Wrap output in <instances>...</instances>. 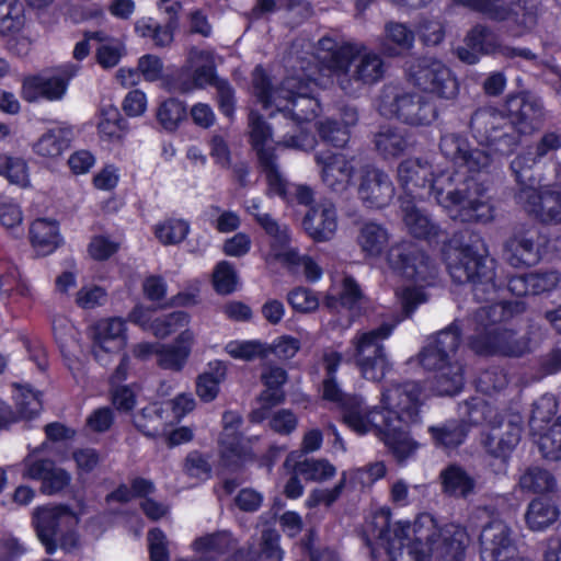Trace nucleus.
I'll return each instance as SVG.
<instances>
[{
	"instance_id": "obj_61",
	"label": "nucleus",
	"mask_w": 561,
	"mask_h": 561,
	"mask_svg": "<svg viewBox=\"0 0 561 561\" xmlns=\"http://www.w3.org/2000/svg\"><path fill=\"white\" fill-rule=\"evenodd\" d=\"M320 138L336 148H344L350 140V129L335 119H325L319 123Z\"/></svg>"
},
{
	"instance_id": "obj_52",
	"label": "nucleus",
	"mask_w": 561,
	"mask_h": 561,
	"mask_svg": "<svg viewBox=\"0 0 561 561\" xmlns=\"http://www.w3.org/2000/svg\"><path fill=\"white\" fill-rule=\"evenodd\" d=\"M190 323V316L183 311H174L156 318L149 324V330L158 339H167Z\"/></svg>"
},
{
	"instance_id": "obj_45",
	"label": "nucleus",
	"mask_w": 561,
	"mask_h": 561,
	"mask_svg": "<svg viewBox=\"0 0 561 561\" xmlns=\"http://www.w3.org/2000/svg\"><path fill=\"white\" fill-rule=\"evenodd\" d=\"M69 147L68 133L61 128L45 133L34 145L37 154L46 158H56Z\"/></svg>"
},
{
	"instance_id": "obj_26",
	"label": "nucleus",
	"mask_w": 561,
	"mask_h": 561,
	"mask_svg": "<svg viewBox=\"0 0 561 561\" xmlns=\"http://www.w3.org/2000/svg\"><path fill=\"white\" fill-rule=\"evenodd\" d=\"M253 210H259L256 205L252 206ZM257 224L273 239L271 245V255L289 266L300 265L305 256L299 255L298 251L289 247V232L286 225L278 224L270 214L251 211Z\"/></svg>"
},
{
	"instance_id": "obj_20",
	"label": "nucleus",
	"mask_w": 561,
	"mask_h": 561,
	"mask_svg": "<svg viewBox=\"0 0 561 561\" xmlns=\"http://www.w3.org/2000/svg\"><path fill=\"white\" fill-rule=\"evenodd\" d=\"M523 430L522 416L518 414L500 415L483 434L485 450L497 458H506L520 440Z\"/></svg>"
},
{
	"instance_id": "obj_43",
	"label": "nucleus",
	"mask_w": 561,
	"mask_h": 561,
	"mask_svg": "<svg viewBox=\"0 0 561 561\" xmlns=\"http://www.w3.org/2000/svg\"><path fill=\"white\" fill-rule=\"evenodd\" d=\"M467 46L483 55H495L501 42L494 31L484 25H474L466 36Z\"/></svg>"
},
{
	"instance_id": "obj_7",
	"label": "nucleus",
	"mask_w": 561,
	"mask_h": 561,
	"mask_svg": "<svg viewBox=\"0 0 561 561\" xmlns=\"http://www.w3.org/2000/svg\"><path fill=\"white\" fill-rule=\"evenodd\" d=\"M78 523L77 514L67 505L37 507L33 513L37 537L49 554L57 548L69 552L78 547L79 537L75 531Z\"/></svg>"
},
{
	"instance_id": "obj_32",
	"label": "nucleus",
	"mask_w": 561,
	"mask_h": 561,
	"mask_svg": "<svg viewBox=\"0 0 561 561\" xmlns=\"http://www.w3.org/2000/svg\"><path fill=\"white\" fill-rule=\"evenodd\" d=\"M400 209L403 224L415 238L431 240L437 238L442 230L423 210L408 198H400Z\"/></svg>"
},
{
	"instance_id": "obj_37",
	"label": "nucleus",
	"mask_w": 561,
	"mask_h": 561,
	"mask_svg": "<svg viewBox=\"0 0 561 561\" xmlns=\"http://www.w3.org/2000/svg\"><path fill=\"white\" fill-rule=\"evenodd\" d=\"M227 367L222 362L215 360L208 364V369L196 379V393L201 400L210 402L219 393V385L226 379Z\"/></svg>"
},
{
	"instance_id": "obj_30",
	"label": "nucleus",
	"mask_w": 561,
	"mask_h": 561,
	"mask_svg": "<svg viewBox=\"0 0 561 561\" xmlns=\"http://www.w3.org/2000/svg\"><path fill=\"white\" fill-rule=\"evenodd\" d=\"M195 335L193 331L185 329L172 344H161L157 356V364L162 369L181 371L185 366Z\"/></svg>"
},
{
	"instance_id": "obj_31",
	"label": "nucleus",
	"mask_w": 561,
	"mask_h": 561,
	"mask_svg": "<svg viewBox=\"0 0 561 561\" xmlns=\"http://www.w3.org/2000/svg\"><path fill=\"white\" fill-rule=\"evenodd\" d=\"M403 424L398 419L390 416L378 438L387 446L398 462H403L417 449V443L403 430Z\"/></svg>"
},
{
	"instance_id": "obj_21",
	"label": "nucleus",
	"mask_w": 561,
	"mask_h": 561,
	"mask_svg": "<svg viewBox=\"0 0 561 561\" xmlns=\"http://www.w3.org/2000/svg\"><path fill=\"white\" fill-rule=\"evenodd\" d=\"M76 66L68 65L54 76H28L22 81L21 95L26 102H35L41 98L59 101L66 94L69 80L76 75Z\"/></svg>"
},
{
	"instance_id": "obj_28",
	"label": "nucleus",
	"mask_w": 561,
	"mask_h": 561,
	"mask_svg": "<svg viewBox=\"0 0 561 561\" xmlns=\"http://www.w3.org/2000/svg\"><path fill=\"white\" fill-rule=\"evenodd\" d=\"M302 227L317 242L331 240L337 229L335 206L330 202H322L310 207L302 219Z\"/></svg>"
},
{
	"instance_id": "obj_1",
	"label": "nucleus",
	"mask_w": 561,
	"mask_h": 561,
	"mask_svg": "<svg viewBox=\"0 0 561 561\" xmlns=\"http://www.w3.org/2000/svg\"><path fill=\"white\" fill-rule=\"evenodd\" d=\"M398 179L410 193L430 183L436 203L461 222L486 224L494 218L485 186L472 176L454 170L433 174L426 161L407 159L398 167Z\"/></svg>"
},
{
	"instance_id": "obj_6",
	"label": "nucleus",
	"mask_w": 561,
	"mask_h": 561,
	"mask_svg": "<svg viewBox=\"0 0 561 561\" xmlns=\"http://www.w3.org/2000/svg\"><path fill=\"white\" fill-rule=\"evenodd\" d=\"M496 262L490 257L484 241L479 234L471 233L469 242L456 249L449 256L447 268L455 283L472 285L476 300H491L497 289Z\"/></svg>"
},
{
	"instance_id": "obj_17",
	"label": "nucleus",
	"mask_w": 561,
	"mask_h": 561,
	"mask_svg": "<svg viewBox=\"0 0 561 561\" xmlns=\"http://www.w3.org/2000/svg\"><path fill=\"white\" fill-rule=\"evenodd\" d=\"M478 548L482 561H507L516 551L514 530L501 518L491 519L479 533Z\"/></svg>"
},
{
	"instance_id": "obj_23",
	"label": "nucleus",
	"mask_w": 561,
	"mask_h": 561,
	"mask_svg": "<svg viewBox=\"0 0 561 561\" xmlns=\"http://www.w3.org/2000/svg\"><path fill=\"white\" fill-rule=\"evenodd\" d=\"M504 259L515 267H530L539 263L541 252L539 232L535 228H519L505 241Z\"/></svg>"
},
{
	"instance_id": "obj_22",
	"label": "nucleus",
	"mask_w": 561,
	"mask_h": 561,
	"mask_svg": "<svg viewBox=\"0 0 561 561\" xmlns=\"http://www.w3.org/2000/svg\"><path fill=\"white\" fill-rule=\"evenodd\" d=\"M343 422L359 435L373 432L376 436L381 432L390 415H386L381 407L368 408L358 396H348L343 401Z\"/></svg>"
},
{
	"instance_id": "obj_9",
	"label": "nucleus",
	"mask_w": 561,
	"mask_h": 561,
	"mask_svg": "<svg viewBox=\"0 0 561 561\" xmlns=\"http://www.w3.org/2000/svg\"><path fill=\"white\" fill-rule=\"evenodd\" d=\"M472 136L482 145L493 147L502 154L512 153L519 144V133L513 121L492 108L477 110L470 119Z\"/></svg>"
},
{
	"instance_id": "obj_59",
	"label": "nucleus",
	"mask_w": 561,
	"mask_h": 561,
	"mask_svg": "<svg viewBox=\"0 0 561 561\" xmlns=\"http://www.w3.org/2000/svg\"><path fill=\"white\" fill-rule=\"evenodd\" d=\"M186 117V110L182 102L175 99L164 101L158 108L157 118L167 130H174Z\"/></svg>"
},
{
	"instance_id": "obj_8",
	"label": "nucleus",
	"mask_w": 561,
	"mask_h": 561,
	"mask_svg": "<svg viewBox=\"0 0 561 561\" xmlns=\"http://www.w3.org/2000/svg\"><path fill=\"white\" fill-rule=\"evenodd\" d=\"M379 113L410 126H428L437 117L436 105L426 96L385 85L378 103Z\"/></svg>"
},
{
	"instance_id": "obj_2",
	"label": "nucleus",
	"mask_w": 561,
	"mask_h": 561,
	"mask_svg": "<svg viewBox=\"0 0 561 561\" xmlns=\"http://www.w3.org/2000/svg\"><path fill=\"white\" fill-rule=\"evenodd\" d=\"M468 541L463 527L450 524L438 529L424 515L412 527L398 524L386 550L391 561H461Z\"/></svg>"
},
{
	"instance_id": "obj_13",
	"label": "nucleus",
	"mask_w": 561,
	"mask_h": 561,
	"mask_svg": "<svg viewBox=\"0 0 561 561\" xmlns=\"http://www.w3.org/2000/svg\"><path fill=\"white\" fill-rule=\"evenodd\" d=\"M387 260L391 268L408 279L430 284L437 275V267L432 259L410 241L392 245Z\"/></svg>"
},
{
	"instance_id": "obj_62",
	"label": "nucleus",
	"mask_w": 561,
	"mask_h": 561,
	"mask_svg": "<svg viewBox=\"0 0 561 561\" xmlns=\"http://www.w3.org/2000/svg\"><path fill=\"white\" fill-rule=\"evenodd\" d=\"M507 383V375L500 367H491L483 370L477 379V388L485 394L501 391L506 388Z\"/></svg>"
},
{
	"instance_id": "obj_63",
	"label": "nucleus",
	"mask_w": 561,
	"mask_h": 561,
	"mask_svg": "<svg viewBox=\"0 0 561 561\" xmlns=\"http://www.w3.org/2000/svg\"><path fill=\"white\" fill-rule=\"evenodd\" d=\"M16 410L21 417L32 419L42 410L41 392L26 387L20 388L16 397Z\"/></svg>"
},
{
	"instance_id": "obj_50",
	"label": "nucleus",
	"mask_w": 561,
	"mask_h": 561,
	"mask_svg": "<svg viewBox=\"0 0 561 561\" xmlns=\"http://www.w3.org/2000/svg\"><path fill=\"white\" fill-rule=\"evenodd\" d=\"M558 411V400L556 396L546 393L533 404L529 419L531 430L545 432V425L548 424Z\"/></svg>"
},
{
	"instance_id": "obj_14",
	"label": "nucleus",
	"mask_w": 561,
	"mask_h": 561,
	"mask_svg": "<svg viewBox=\"0 0 561 561\" xmlns=\"http://www.w3.org/2000/svg\"><path fill=\"white\" fill-rule=\"evenodd\" d=\"M423 389L416 381L393 383L381 394V410L400 423H414L420 419Z\"/></svg>"
},
{
	"instance_id": "obj_36",
	"label": "nucleus",
	"mask_w": 561,
	"mask_h": 561,
	"mask_svg": "<svg viewBox=\"0 0 561 561\" xmlns=\"http://www.w3.org/2000/svg\"><path fill=\"white\" fill-rule=\"evenodd\" d=\"M539 3V0H518L510 4L512 26L508 33L511 35L522 36L537 24Z\"/></svg>"
},
{
	"instance_id": "obj_16",
	"label": "nucleus",
	"mask_w": 561,
	"mask_h": 561,
	"mask_svg": "<svg viewBox=\"0 0 561 561\" xmlns=\"http://www.w3.org/2000/svg\"><path fill=\"white\" fill-rule=\"evenodd\" d=\"M313 158L320 180L331 193L343 195L351 188L356 172L354 157L323 150L317 151Z\"/></svg>"
},
{
	"instance_id": "obj_53",
	"label": "nucleus",
	"mask_w": 561,
	"mask_h": 561,
	"mask_svg": "<svg viewBox=\"0 0 561 561\" xmlns=\"http://www.w3.org/2000/svg\"><path fill=\"white\" fill-rule=\"evenodd\" d=\"M382 48L389 55H394L392 49L386 48V43H392L401 49H410L414 43V32L407 24L396 21H389L385 24Z\"/></svg>"
},
{
	"instance_id": "obj_15",
	"label": "nucleus",
	"mask_w": 561,
	"mask_h": 561,
	"mask_svg": "<svg viewBox=\"0 0 561 561\" xmlns=\"http://www.w3.org/2000/svg\"><path fill=\"white\" fill-rule=\"evenodd\" d=\"M216 64L211 51L191 48L185 66L174 77L172 88L180 93H188L206 85H215Z\"/></svg>"
},
{
	"instance_id": "obj_60",
	"label": "nucleus",
	"mask_w": 561,
	"mask_h": 561,
	"mask_svg": "<svg viewBox=\"0 0 561 561\" xmlns=\"http://www.w3.org/2000/svg\"><path fill=\"white\" fill-rule=\"evenodd\" d=\"M232 538L228 531H216L198 537L193 542V548L197 552H216L224 554L230 550Z\"/></svg>"
},
{
	"instance_id": "obj_24",
	"label": "nucleus",
	"mask_w": 561,
	"mask_h": 561,
	"mask_svg": "<svg viewBox=\"0 0 561 561\" xmlns=\"http://www.w3.org/2000/svg\"><path fill=\"white\" fill-rule=\"evenodd\" d=\"M357 194L366 207L383 208L392 201L394 186L385 171L366 165L360 170Z\"/></svg>"
},
{
	"instance_id": "obj_48",
	"label": "nucleus",
	"mask_w": 561,
	"mask_h": 561,
	"mask_svg": "<svg viewBox=\"0 0 561 561\" xmlns=\"http://www.w3.org/2000/svg\"><path fill=\"white\" fill-rule=\"evenodd\" d=\"M519 486L534 493L550 492L556 486L554 477L540 467H529L519 478Z\"/></svg>"
},
{
	"instance_id": "obj_27",
	"label": "nucleus",
	"mask_w": 561,
	"mask_h": 561,
	"mask_svg": "<svg viewBox=\"0 0 561 561\" xmlns=\"http://www.w3.org/2000/svg\"><path fill=\"white\" fill-rule=\"evenodd\" d=\"M125 323L119 318H110L96 322L91 328L92 353L101 364H107L110 354L119 352L125 345Z\"/></svg>"
},
{
	"instance_id": "obj_58",
	"label": "nucleus",
	"mask_w": 561,
	"mask_h": 561,
	"mask_svg": "<svg viewBox=\"0 0 561 561\" xmlns=\"http://www.w3.org/2000/svg\"><path fill=\"white\" fill-rule=\"evenodd\" d=\"M226 351L231 357L248 362L268 355L266 345L260 341H232L226 345Z\"/></svg>"
},
{
	"instance_id": "obj_42",
	"label": "nucleus",
	"mask_w": 561,
	"mask_h": 561,
	"mask_svg": "<svg viewBox=\"0 0 561 561\" xmlns=\"http://www.w3.org/2000/svg\"><path fill=\"white\" fill-rule=\"evenodd\" d=\"M428 432L437 447L448 449L462 444L467 436V426L462 421H449L439 426H431Z\"/></svg>"
},
{
	"instance_id": "obj_18",
	"label": "nucleus",
	"mask_w": 561,
	"mask_h": 561,
	"mask_svg": "<svg viewBox=\"0 0 561 561\" xmlns=\"http://www.w3.org/2000/svg\"><path fill=\"white\" fill-rule=\"evenodd\" d=\"M439 150L454 165L469 172H483L492 163V156L486 150L471 147L468 139L459 134L442 136Z\"/></svg>"
},
{
	"instance_id": "obj_44",
	"label": "nucleus",
	"mask_w": 561,
	"mask_h": 561,
	"mask_svg": "<svg viewBox=\"0 0 561 561\" xmlns=\"http://www.w3.org/2000/svg\"><path fill=\"white\" fill-rule=\"evenodd\" d=\"M163 409L158 404H150L134 415L136 428L148 437H156L164 426Z\"/></svg>"
},
{
	"instance_id": "obj_56",
	"label": "nucleus",
	"mask_w": 561,
	"mask_h": 561,
	"mask_svg": "<svg viewBox=\"0 0 561 561\" xmlns=\"http://www.w3.org/2000/svg\"><path fill=\"white\" fill-rule=\"evenodd\" d=\"M541 455L549 460H561V416L538 439Z\"/></svg>"
},
{
	"instance_id": "obj_51",
	"label": "nucleus",
	"mask_w": 561,
	"mask_h": 561,
	"mask_svg": "<svg viewBox=\"0 0 561 561\" xmlns=\"http://www.w3.org/2000/svg\"><path fill=\"white\" fill-rule=\"evenodd\" d=\"M366 543L370 546L376 540L385 549L391 542L393 530L390 529V513L380 511L376 513L365 528Z\"/></svg>"
},
{
	"instance_id": "obj_54",
	"label": "nucleus",
	"mask_w": 561,
	"mask_h": 561,
	"mask_svg": "<svg viewBox=\"0 0 561 561\" xmlns=\"http://www.w3.org/2000/svg\"><path fill=\"white\" fill-rule=\"evenodd\" d=\"M535 160L536 158L517 156L511 162V170L517 183L516 193L530 191L538 184L533 171V164L535 163Z\"/></svg>"
},
{
	"instance_id": "obj_33",
	"label": "nucleus",
	"mask_w": 561,
	"mask_h": 561,
	"mask_svg": "<svg viewBox=\"0 0 561 561\" xmlns=\"http://www.w3.org/2000/svg\"><path fill=\"white\" fill-rule=\"evenodd\" d=\"M443 492L449 496L467 499L474 493L477 481L458 465H449L439 474Z\"/></svg>"
},
{
	"instance_id": "obj_39",
	"label": "nucleus",
	"mask_w": 561,
	"mask_h": 561,
	"mask_svg": "<svg viewBox=\"0 0 561 561\" xmlns=\"http://www.w3.org/2000/svg\"><path fill=\"white\" fill-rule=\"evenodd\" d=\"M389 241V234L381 225L369 221L365 222L357 237L360 249L368 255L377 256L386 248Z\"/></svg>"
},
{
	"instance_id": "obj_5",
	"label": "nucleus",
	"mask_w": 561,
	"mask_h": 561,
	"mask_svg": "<svg viewBox=\"0 0 561 561\" xmlns=\"http://www.w3.org/2000/svg\"><path fill=\"white\" fill-rule=\"evenodd\" d=\"M527 305L522 300L501 301L478 308L471 316L476 333L470 336V347L481 355L500 354L519 357L528 352L527 342L517 339L512 330H500L499 325L523 314Z\"/></svg>"
},
{
	"instance_id": "obj_57",
	"label": "nucleus",
	"mask_w": 561,
	"mask_h": 561,
	"mask_svg": "<svg viewBox=\"0 0 561 561\" xmlns=\"http://www.w3.org/2000/svg\"><path fill=\"white\" fill-rule=\"evenodd\" d=\"M259 164L266 176L270 193L284 197L288 183L279 172L276 154H263V158L259 160Z\"/></svg>"
},
{
	"instance_id": "obj_38",
	"label": "nucleus",
	"mask_w": 561,
	"mask_h": 561,
	"mask_svg": "<svg viewBox=\"0 0 561 561\" xmlns=\"http://www.w3.org/2000/svg\"><path fill=\"white\" fill-rule=\"evenodd\" d=\"M433 389L439 396H455L463 386L462 365L451 363L435 370Z\"/></svg>"
},
{
	"instance_id": "obj_12",
	"label": "nucleus",
	"mask_w": 561,
	"mask_h": 561,
	"mask_svg": "<svg viewBox=\"0 0 561 561\" xmlns=\"http://www.w3.org/2000/svg\"><path fill=\"white\" fill-rule=\"evenodd\" d=\"M409 80L419 89L445 100H454L459 93V83L453 71L442 61L422 57L408 68Z\"/></svg>"
},
{
	"instance_id": "obj_10",
	"label": "nucleus",
	"mask_w": 561,
	"mask_h": 561,
	"mask_svg": "<svg viewBox=\"0 0 561 561\" xmlns=\"http://www.w3.org/2000/svg\"><path fill=\"white\" fill-rule=\"evenodd\" d=\"M393 325L382 323L367 332L358 333L353 340V358L362 376L371 381H380L391 369L382 341L392 332Z\"/></svg>"
},
{
	"instance_id": "obj_25",
	"label": "nucleus",
	"mask_w": 561,
	"mask_h": 561,
	"mask_svg": "<svg viewBox=\"0 0 561 561\" xmlns=\"http://www.w3.org/2000/svg\"><path fill=\"white\" fill-rule=\"evenodd\" d=\"M515 202L529 215L543 224H561V193L533 188L515 193Z\"/></svg>"
},
{
	"instance_id": "obj_35",
	"label": "nucleus",
	"mask_w": 561,
	"mask_h": 561,
	"mask_svg": "<svg viewBox=\"0 0 561 561\" xmlns=\"http://www.w3.org/2000/svg\"><path fill=\"white\" fill-rule=\"evenodd\" d=\"M30 234L33 247L41 255L51 253L61 241L55 220L36 219L31 226Z\"/></svg>"
},
{
	"instance_id": "obj_46",
	"label": "nucleus",
	"mask_w": 561,
	"mask_h": 561,
	"mask_svg": "<svg viewBox=\"0 0 561 561\" xmlns=\"http://www.w3.org/2000/svg\"><path fill=\"white\" fill-rule=\"evenodd\" d=\"M294 471L307 481L322 482L331 479L336 469L327 459L307 458L296 462Z\"/></svg>"
},
{
	"instance_id": "obj_64",
	"label": "nucleus",
	"mask_w": 561,
	"mask_h": 561,
	"mask_svg": "<svg viewBox=\"0 0 561 561\" xmlns=\"http://www.w3.org/2000/svg\"><path fill=\"white\" fill-rule=\"evenodd\" d=\"M99 129L100 133L110 138H121L122 131L125 129V122L116 107L110 105L102 110Z\"/></svg>"
},
{
	"instance_id": "obj_29",
	"label": "nucleus",
	"mask_w": 561,
	"mask_h": 561,
	"mask_svg": "<svg viewBox=\"0 0 561 561\" xmlns=\"http://www.w3.org/2000/svg\"><path fill=\"white\" fill-rule=\"evenodd\" d=\"M511 115L516 119L514 124L520 134H528L539 127L543 108L540 100L529 92H522L507 100Z\"/></svg>"
},
{
	"instance_id": "obj_55",
	"label": "nucleus",
	"mask_w": 561,
	"mask_h": 561,
	"mask_svg": "<svg viewBox=\"0 0 561 561\" xmlns=\"http://www.w3.org/2000/svg\"><path fill=\"white\" fill-rule=\"evenodd\" d=\"M188 231L190 225L183 219H167L154 229L156 237L164 245L181 243Z\"/></svg>"
},
{
	"instance_id": "obj_47",
	"label": "nucleus",
	"mask_w": 561,
	"mask_h": 561,
	"mask_svg": "<svg viewBox=\"0 0 561 561\" xmlns=\"http://www.w3.org/2000/svg\"><path fill=\"white\" fill-rule=\"evenodd\" d=\"M461 4L483 14L491 21L504 22L512 18V9L504 0H457Z\"/></svg>"
},
{
	"instance_id": "obj_40",
	"label": "nucleus",
	"mask_w": 561,
	"mask_h": 561,
	"mask_svg": "<svg viewBox=\"0 0 561 561\" xmlns=\"http://www.w3.org/2000/svg\"><path fill=\"white\" fill-rule=\"evenodd\" d=\"M558 516L559 511L552 503L536 499L529 503L525 520L531 530L540 531L552 525Z\"/></svg>"
},
{
	"instance_id": "obj_49",
	"label": "nucleus",
	"mask_w": 561,
	"mask_h": 561,
	"mask_svg": "<svg viewBox=\"0 0 561 561\" xmlns=\"http://www.w3.org/2000/svg\"><path fill=\"white\" fill-rule=\"evenodd\" d=\"M24 23V8L20 1L0 2V36L20 32Z\"/></svg>"
},
{
	"instance_id": "obj_11",
	"label": "nucleus",
	"mask_w": 561,
	"mask_h": 561,
	"mask_svg": "<svg viewBox=\"0 0 561 561\" xmlns=\"http://www.w3.org/2000/svg\"><path fill=\"white\" fill-rule=\"evenodd\" d=\"M393 325L382 323L367 332L358 333L353 340V358L362 376L371 381H380L391 369L382 341L392 332Z\"/></svg>"
},
{
	"instance_id": "obj_19",
	"label": "nucleus",
	"mask_w": 561,
	"mask_h": 561,
	"mask_svg": "<svg viewBox=\"0 0 561 561\" xmlns=\"http://www.w3.org/2000/svg\"><path fill=\"white\" fill-rule=\"evenodd\" d=\"M461 330L457 322L440 330L419 354L420 364L427 370L458 363L456 354L460 345Z\"/></svg>"
},
{
	"instance_id": "obj_34",
	"label": "nucleus",
	"mask_w": 561,
	"mask_h": 561,
	"mask_svg": "<svg viewBox=\"0 0 561 561\" xmlns=\"http://www.w3.org/2000/svg\"><path fill=\"white\" fill-rule=\"evenodd\" d=\"M376 151L383 158H397L410 147L407 134L398 127L383 126L374 136Z\"/></svg>"
},
{
	"instance_id": "obj_41",
	"label": "nucleus",
	"mask_w": 561,
	"mask_h": 561,
	"mask_svg": "<svg viewBox=\"0 0 561 561\" xmlns=\"http://www.w3.org/2000/svg\"><path fill=\"white\" fill-rule=\"evenodd\" d=\"M249 128L251 145L256 152L257 160H261L263 154H275L274 148L266 147V142L272 139V127L255 111H251L249 114Z\"/></svg>"
},
{
	"instance_id": "obj_4",
	"label": "nucleus",
	"mask_w": 561,
	"mask_h": 561,
	"mask_svg": "<svg viewBox=\"0 0 561 561\" xmlns=\"http://www.w3.org/2000/svg\"><path fill=\"white\" fill-rule=\"evenodd\" d=\"M318 50L328 56L327 62L333 82L347 95H356L367 87L381 81L387 71L382 57L368 50L364 44L336 41L323 36L318 41Z\"/></svg>"
},
{
	"instance_id": "obj_3",
	"label": "nucleus",
	"mask_w": 561,
	"mask_h": 561,
	"mask_svg": "<svg viewBox=\"0 0 561 561\" xmlns=\"http://www.w3.org/2000/svg\"><path fill=\"white\" fill-rule=\"evenodd\" d=\"M311 80L301 76H290L278 88L272 89L262 68L254 70V94L265 108L275 105L282 113L283 122L278 123L276 133L279 135L278 144L287 148H304L306 135L296 134L297 123L309 122L318 115L320 105L311 95Z\"/></svg>"
}]
</instances>
